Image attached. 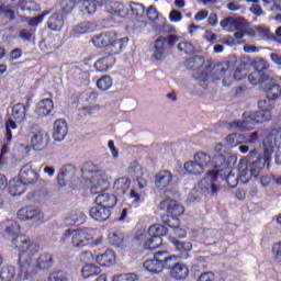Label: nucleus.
Listing matches in <instances>:
<instances>
[{
  "mask_svg": "<svg viewBox=\"0 0 281 281\" xmlns=\"http://www.w3.org/2000/svg\"><path fill=\"white\" fill-rule=\"evenodd\" d=\"M169 21L171 23H180V21H183V14L178 10H171L169 13Z\"/></svg>",
  "mask_w": 281,
  "mask_h": 281,
  "instance_id": "bf43d9fd",
  "label": "nucleus"
},
{
  "mask_svg": "<svg viewBox=\"0 0 281 281\" xmlns=\"http://www.w3.org/2000/svg\"><path fill=\"white\" fill-rule=\"evenodd\" d=\"M109 243L114 247H120L124 243V233L120 231H111L109 234Z\"/></svg>",
  "mask_w": 281,
  "mask_h": 281,
  "instance_id": "c03bdc74",
  "label": "nucleus"
},
{
  "mask_svg": "<svg viewBox=\"0 0 281 281\" xmlns=\"http://www.w3.org/2000/svg\"><path fill=\"white\" fill-rule=\"evenodd\" d=\"M164 223H166V225L170 227L172 232H175V229H177L178 227H181V223L179 222L177 216L164 217Z\"/></svg>",
  "mask_w": 281,
  "mask_h": 281,
  "instance_id": "864d4df0",
  "label": "nucleus"
},
{
  "mask_svg": "<svg viewBox=\"0 0 281 281\" xmlns=\"http://www.w3.org/2000/svg\"><path fill=\"white\" fill-rule=\"evenodd\" d=\"M170 271V276L173 280H186L188 278V267L183 263L172 261V266L167 268Z\"/></svg>",
  "mask_w": 281,
  "mask_h": 281,
  "instance_id": "aec40b11",
  "label": "nucleus"
},
{
  "mask_svg": "<svg viewBox=\"0 0 281 281\" xmlns=\"http://www.w3.org/2000/svg\"><path fill=\"white\" fill-rule=\"evenodd\" d=\"M268 100H278L281 95V87L280 85L273 83L272 81L269 83L267 90Z\"/></svg>",
  "mask_w": 281,
  "mask_h": 281,
  "instance_id": "a19ab883",
  "label": "nucleus"
},
{
  "mask_svg": "<svg viewBox=\"0 0 281 281\" xmlns=\"http://www.w3.org/2000/svg\"><path fill=\"white\" fill-rule=\"evenodd\" d=\"M205 194L199 187H195L190 193H189V201H192L193 203L196 201H201V198Z\"/></svg>",
  "mask_w": 281,
  "mask_h": 281,
  "instance_id": "4d7b16f0",
  "label": "nucleus"
},
{
  "mask_svg": "<svg viewBox=\"0 0 281 281\" xmlns=\"http://www.w3.org/2000/svg\"><path fill=\"white\" fill-rule=\"evenodd\" d=\"M243 121H233L228 123V128L231 131H240L245 133V131H254L255 124H265V122H269L271 120V112H245L243 114Z\"/></svg>",
  "mask_w": 281,
  "mask_h": 281,
  "instance_id": "20e7f679",
  "label": "nucleus"
},
{
  "mask_svg": "<svg viewBox=\"0 0 281 281\" xmlns=\"http://www.w3.org/2000/svg\"><path fill=\"white\" fill-rule=\"evenodd\" d=\"M211 168L216 169L215 171H213L214 175H218V172H221L220 177H223V172L227 171V168H229V164H227V160L225 159V156H223V154H217L211 159Z\"/></svg>",
  "mask_w": 281,
  "mask_h": 281,
  "instance_id": "412c9836",
  "label": "nucleus"
},
{
  "mask_svg": "<svg viewBox=\"0 0 281 281\" xmlns=\"http://www.w3.org/2000/svg\"><path fill=\"white\" fill-rule=\"evenodd\" d=\"M177 43H179V37L176 34H171L167 37L159 36L154 42L153 58L155 60H161V58L166 56L168 49H172Z\"/></svg>",
  "mask_w": 281,
  "mask_h": 281,
  "instance_id": "6e6552de",
  "label": "nucleus"
},
{
  "mask_svg": "<svg viewBox=\"0 0 281 281\" xmlns=\"http://www.w3.org/2000/svg\"><path fill=\"white\" fill-rule=\"evenodd\" d=\"M45 16H47V13H42L35 18H29L30 27H38V23H43V19H45Z\"/></svg>",
  "mask_w": 281,
  "mask_h": 281,
  "instance_id": "680f3d73",
  "label": "nucleus"
},
{
  "mask_svg": "<svg viewBox=\"0 0 281 281\" xmlns=\"http://www.w3.org/2000/svg\"><path fill=\"white\" fill-rule=\"evenodd\" d=\"M13 245H15L20 256L24 254L26 256H36V252L41 249L38 244L25 236H18L13 239Z\"/></svg>",
  "mask_w": 281,
  "mask_h": 281,
  "instance_id": "9d476101",
  "label": "nucleus"
},
{
  "mask_svg": "<svg viewBox=\"0 0 281 281\" xmlns=\"http://www.w3.org/2000/svg\"><path fill=\"white\" fill-rule=\"evenodd\" d=\"M248 80L250 85H258L260 80H262V74H260V71L255 70L248 76Z\"/></svg>",
  "mask_w": 281,
  "mask_h": 281,
  "instance_id": "0e129e2a",
  "label": "nucleus"
},
{
  "mask_svg": "<svg viewBox=\"0 0 281 281\" xmlns=\"http://www.w3.org/2000/svg\"><path fill=\"white\" fill-rule=\"evenodd\" d=\"M175 183V175L170 170H160L155 176V187L157 190H166Z\"/></svg>",
  "mask_w": 281,
  "mask_h": 281,
  "instance_id": "2eb2a0df",
  "label": "nucleus"
},
{
  "mask_svg": "<svg viewBox=\"0 0 281 281\" xmlns=\"http://www.w3.org/2000/svg\"><path fill=\"white\" fill-rule=\"evenodd\" d=\"M220 25L226 32H234L235 25H236V19L235 18H226L221 21Z\"/></svg>",
  "mask_w": 281,
  "mask_h": 281,
  "instance_id": "3c124183",
  "label": "nucleus"
},
{
  "mask_svg": "<svg viewBox=\"0 0 281 281\" xmlns=\"http://www.w3.org/2000/svg\"><path fill=\"white\" fill-rule=\"evenodd\" d=\"M228 71L231 74L229 76H227V74L221 75V72H217V76H215V80H221V78H223L224 87H229L234 80H243L247 76V69L243 65L237 67L234 71V75L232 76V70H229L228 64Z\"/></svg>",
  "mask_w": 281,
  "mask_h": 281,
  "instance_id": "4468645a",
  "label": "nucleus"
},
{
  "mask_svg": "<svg viewBox=\"0 0 281 281\" xmlns=\"http://www.w3.org/2000/svg\"><path fill=\"white\" fill-rule=\"evenodd\" d=\"M87 218L82 211H72L69 216L66 217L67 225H82V222Z\"/></svg>",
  "mask_w": 281,
  "mask_h": 281,
  "instance_id": "f704fd0d",
  "label": "nucleus"
},
{
  "mask_svg": "<svg viewBox=\"0 0 281 281\" xmlns=\"http://www.w3.org/2000/svg\"><path fill=\"white\" fill-rule=\"evenodd\" d=\"M81 172L86 179H90L91 194H98L94 200L95 204L113 210L117 205V198L113 193L106 192L111 183V176L104 170H98L92 162H86Z\"/></svg>",
  "mask_w": 281,
  "mask_h": 281,
  "instance_id": "f257e3e1",
  "label": "nucleus"
},
{
  "mask_svg": "<svg viewBox=\"0 0 281 281\" xmlns=\"http://www.w3.org/2000/svg\"><path fill=\"white\" fill-rule=\"evenodd\" d=\"M255 71H259V74H262L266 69H269V64L265 59H257L255 61Z\"/></svg>",
  "mask_w": 281,
  "mask_h": 281,
  "instance_id": "052dcab7",
  "label": "nucleus"
},
{
  "mask_svg": "<svg viewBox=\"0 0 281 281\" xmlns=\"http://www.w3.org/2000/svg\"><path fill=\"white\" fill-rule=\"evenodd\" d=\"M101 273L102 269L93 263H88L81 269V276L83 280H89V278H95V276H100Z\"/></svg>",
  "mask_w": 281,
  "mask_h": 281,
  "instance_id": "7c9ffc66",
  "label": "nucleus"
},
{
  "mask_svg": "<svg viewBox=\"0 0 281 281\" xmlns=\"http://www.w3.org/2000/svg\"><path fill=\"white\" fill-rule=\"evenodd\" d=\"M94 47H108L113 54H121L124 45L128 44V37L119 38L113 31L101 33L92 38Z\"/></svg>",
  "mask_w": 281,
  "mask_h": 281,
  "instance_id": "39448f33",
  "label": "nucleus"
},
{
  "mask_svg": "<svg viewBox=\"0 0 281 281\" xmlns=\"http://www.w3.org/2000/svg\"><path fill=\"white\" fill-rule=\"evenodd\" d=\"M221 179L228 186V188H236L238 186V177L234 175L231 168H226V171L222 172Z\"/></svg>",
  "mask_w": 281,
  "mask_h": 281,
  "instance_id": "72a5a7b5",
  "label": "nucleus"
},
{
  "mask_svg": "<svg viewBox=\"0 0 281 281\" xmlns=\"http://www.w3.org/2000/svg\"><path fill=\"white\" fill-rule=\"evenodd\" d=\"M215 278L214 272H204L200 274L198 281H214Z\"/></svg>",
  "mask_w": 281,
  "mask_h": 281,
  "instance_id": "774afa93",
  "label": "nucleus"
},
{
  "mask_svg": "<svg viewBox=\"0 0 281 281\" xmlns=\"http://www.w3.org/2000/svg\"><path fill=\"white\" fill-rule=\"evenodd\" d=\"M193 159H195V164L201 166L204 172L205 168H212V157L205 153L195 154Z\"/></svg>",
  "mask_w": 281,
  "mask_h": 281,
  "instance_id": "473e14b6",
  "label": "nucleus"
},
{
  "mask_svg": "<svg viewBox=\"0 0 281 281\" xmlns=\"http://www.w3.org/2000/svg\"><path fill=\"white\" fill-rule=\"evenodd\" d=\"M131 12L133 16H137V19H142L144 16V13L146 12V8H144L143 4L132 2L130 4Z\"/></svg>",
  "mask_w": 281,
  "mask_h": 281,
  "instance_id": "8fccbe9b",
  "label": "nucleus"
},
{
  "mask_svg": "<svg viewBox=\"0 0 281 281\" xmlns=\"http://www.w3.org/2000/svg\"><path fill=\"white\" fill-rule=\"evenodd\" d=\"M1 146V140H0ZM8 159H10V145L8 143H4L0 149V168L2 166H5L8 164Z\"/></svg>",
  "mask_w": 281,
  "mask_h": 281,
  "instance_id": "de8ad7c7",
  "label": "nucleus"
},
{
  "mask_svg": "<svg viewBox=\"0 0 281 281\" xmlns=\"http://www.w3.org/2000/svg\"><path fill=\"white\" fill-rule=\"evenodd\" d=\"M171 243L176 248V251L179 252V255H176L178 260H186L187 258H189L188 252L192 251V244H190L189 241H179L175 238H171Z\"/></svg>",
  "mask_w": 281,
  "mask_h": 281,
  "instance_id": "5701e85b",
  "label": "nucleus"
},
{
  "mask_svg": "<svg viewBox=\"0 0 281 281\" xmlns=\"http://www.w3.org/2000/svg\"><path fill=\"white\" fill-rule=\"evenodd\" d=\"M54 111V101L52 99H43L37 104L36 113L40 115V117H45L49 115Z\"/></svg>",
  "mask_w": 281,
  "mask_h": 281,
  "instance_id": "c756f323",
  "label": "nucleus"
},
{
  "mask_svg": "<svg viewBox=\"0 0 281 281\" xmlns=\"http://www.w3.org/2000/svg\"><path fill=\"white\" fill-rule=\"evenodd\" d=\"M19 38L24 41V43H31L32 42V33L25 30L19 31Z\"/></svg>",
  "mask_w": 281,
  "mask_h": 281,
  "instance_id": "338daca9",
  "label": "nucleus"
},
{
  "mask_svg": "<svg viewBox=\"0 0 281 281\" xmlns=\"http://www.w3.org/2000/svg\"><path fill=\"white\" fill-rule=\"evenodd\" d=\"M95 260L101 267H113V265H115V252L108 249L104 254L98 255Z\"/></svg>",
  "mask_w": 281,
  "mask_h": 281,
  "instance_id": "bb28decb",
  "label": "nucleus"
},
{
  "mask_svg": "<svg viewBox=\"0 0 281 281\" xmlns=\"http://www.w3.org/2000/svg\"><path fill=\"white\" fill-rule=\"evenodd\" d=\"M49 281H69V274L63 271L53 272L49 276Z\"/></svg>",
  "mask_w": 281,
  "mask_h": 281,
  "instance_id": "6e6d98bb",
  "label": "nucleus"
},
{
  "mask_svg": "<svg viewBox=\"0 0 281 281\" xmlns=\"http://www.w3.org/2000/svg\"><path fill=\"white\" fill-rule=\"evenodd\" d=\"M115 54H110L108 56L101 57L94 64V69L97 71H109V69H113L115 65Z\"/></svg>",
  "mask_w": 281,
  "mask_h": 281,
  "instance_id": "b1692460",
  "label": "nucleus"
},
{
  "mask_svg": "<svg viewBox=\"0 0 281 281\" xmlns=\"http://www.w3.org/2000/svg\"><path fill=\"white\" fill-rule=\"evenodd\" d=\"M221 177V171L214 173V171H210L205 178H203L198 187L205 194H216L218 192V186L216 181Z\"/></svg>",
  "mask_w": 281,
  "mask_h": 281,
  "instance_id": "f8f14e48",
  "label": "nucleus"
},
{
  "mask_svg": "<svg viewBox=\"0 0 281 281\" xmlns=\"http://www.w3.org/2000/svg\"><path fill=\"white\" fill-rule=\"evenodd\" d=\"M267 5L271 4L270 12L276 14L274 20L281 23V0H261Z\"/></svg>",
  "mask_w": 281,
  "mask_h": 281,
  "instance_id": "58836bf2",
  "label": "nucleus"
},
{
  "mask_svg": "<svg viewBox=\"0 0 281 281\" xmlns=\"http://www.w3.org/2000/svg\"><path fill=\"white\" fill-rule=\"evenodd\" d=\"M148 234L155 238H161L168 234V228L161 224H154L148 228Z\"/></svg>",
  "mask_w": 281,
  "mask_h": 281,
  "instance_id": "ea45409f",
  "label": "nucleus"
},
{
  "mask_svg": "<svg viewBox=\"0 0 281 281\" xmlns=\"http://www.w3.org/2000/svg\"><path fill=\"white\" fill-rule=\"evenodd\" d=\"M251 177V169H247V167L244 169L240 168L239 180L241 181V183H249Z\"/></svg>",
  "mask_w": 281,
  "mask_h": 281,
  "instance_id": "13d9d810",
  "label": "nucleus"
},
{
  "mask_svg": "<svg viewBox=\"0 0 281 281\" xmlns=\"http://www.w3.org/2000/svg\"><path fill=\"white\" fill-rule=\"evenodd\" d=\"M161 243H164V239L160 237L150 236L149 239L145 241V249H157L158 247H161Z\"/></svg>",
  "mask_w": 281,
  "mask_h": 281,
  "instance_id": "09e8293b",
  "label": "nucleus"
},
{
  "mask_svg": "<svg viewBox=\"0 0 281 281\" xmlns=\"http://www.w3.org/2000/svg\"><path fill=\"white\" fill-rule=\"evenodd\" d=\"M184 170L189 175H203V168L196 162V160L193 158L191 161H187L184 164Z\"/></svg>",
  "mask_w": 281,
  "mask_h": 281,
  "instance_id": "37998d69",
  "label": "nucleus"
},
{
  "mask_svg": "<svg viewBox=\"0 0 281 281\" xmlns=\"http://www.w3.org/2000/svg\"><path fill=\"white\" fill-rule=\"evenodd\" d=\"M30 108V105H24L23 103H16L12 106V114L5 123V142L10 143L12 142V131L16 130V122L18 124H21L22 122H25V117L27 116L26 111Z\"/></svg>",
  "mask_w": 281,
  "mask_h": 281,
  "instance_id": "0eeeda50",
  "label": "nucleus"
},
{
  "mask_svg": "<svg viewBox=\"0 0 281 281\" xmlns=\"http://www.w3.org/2000/svg\"><path fill=\"white\" fill-rule=\"evenodd\" d=\"M143 267L146 269V271H149V273H161V271H164L162 266L155 259L146 260L143 263Z\"/></svg>",
  "mask_w": 281,
  "mask_h": 281,
  "instance_id": "79ce46f5",
  "label": "nucleus"
},
{
  "mask_svg": "<svg viewBox=\"0 0 281 281\" xmlns=\"http://www.w3.org/2000/svg\"><path fill=\"white\" fill-rule=\"evenodd\" d=\"M4 16H7V19H9V21H14V19H16V15L14 14V10H12L11 7H1V13Z\"/></svg>",
  "mask_w": 281,
  "mask_h": 281,
  "instance_id": "e2e57ef3",
  "label": "nucleus"
},
{
  "mask_svg": "<svg viewBox=\"0 0 281 281\" xmlns=\"http://www.w3.org/2000/svg\"><path fill=\"white\" fill-rule=\"evenodd\" d=\"M235 30L237 32L234 33V37L237 38V41L245 38V32L249 30V22L243 18L235 19Z\"/></svg>",
  "mask_w": 281,
  "mask_h": 281,
  "instance_id": "c85d7f7f",
  "label": "nucleus"
},
{
  "mask_svg": "<svg viewBox=\"0 0 281 281\" xmlns=\"http://www.w3.org/2000/svg\"><path fill=\"white\" fill-rule=\"evenodd\" d=\"M147 18L149 21H157L159 19V13L157 12V8L149 7L147 9Z\"/></svg>",
  "mask_w": 281,
  "mask_h": 281,
  "instance_id": "69168bd1",
  "label": "nucleus"
},
{
  "mask_svg": "<svg viewBox=\"0 0 281 281\" xmlns=\"http://www.w3.org/2000/svg\"><path fill=\"white\" fill-rule=\"evenodd\" d=\"M114 192L122 196L128 192V188H131V179L126 177L119 178L114 181Z\"/></svg>",
  "mask_w": 281,
  "mask_h": 281,
  "instance_id": "cd10ccee",
  "label": "nucleus"
},
{
  "mask_svg": "<svg viewBox=\"0 0 281 281\" xmlns=\"http://www.w3.org/2000/svg\"><path fill=\"white\" fill-rule=\"evenodd\" d=\"M93 32V24L91 22H81L74 26L72 33L75 36H80L82 34H89Z\"/></svg>",
  "mask_w": 281,
  "mask_h": 281,
  "instance_id": "4c0bfd02",
  "label": "nucleus"
},
{
  "mask_svg": "<svg viewBox=\"0 0 281 281\" xmlns=\"http://www.w3.org/2000/svg\"><path fill=\"white\" fill-rule=\"evenodd\" d=\"M67 133H69L67 122L64 119L56 120L53 126V137L55 142H63V139L67 137Z\"/></svg>",
  "mask_w": 281,
  "mask_h": 281,
  "instance_id": "f3484780",
  "label": "nucleus"
},
{
  "mask_svg": "<svg viewBox=\"0 0 281 281\" xmlns=\"http://www.w3.org/2000/svg\"><path fill=\"white\" fill-rule=\"evenodd\" d=\"M276 148H281V126L271 132L265 139H263V159L265 161H269L271 159V155ZM274 162L277 166H281V153L276 154Z\"/></svg>",
  "mask_w": 281,
  "mask_h": 281,
  "instance_id": "423d86ee",
  "label": "nucleus"
},
{
  "mask_svg": "<svg viewBox=\"0 0 281 281\" xmlns=\"http://www.w3.org/2000/svg\"><path fill=\"white\" fill-rule=\"evenodd\" d=\"M49 142V135L45 131H38L33 135L31 139L32 147L34 150H45L47 148V144Z\"/></svg>",
  "mask_w": 281,
  "mask_h": 281,
  "instance_id": "6ab92c4d",
  "label": "nucleus"
},
{
  "mask_svg": "<svg viewBox=\"0 0 281 281\" xmlns=\"http://www.w3.org/2000/svg\"><path fill=\"white\" fill-rule=\"evenodd\" d=\"M18 217L20 221H32L35 225H41L43 224V221H45V214H43L36 206H24L20 209Z\"/></svg>",
  "mask_w": 281,
  "mask_h": 281,
  "instance_id": "9b49d317",
  "label": "nucleus"
},
{
  "mask_svg": "<svg viewBox=\"0 0 281 281\" xmlns=\"http://www.w3.org/2000/svg\"><path fill=\"white\" fill-rule=\"evenodd\" d=\"M89 214L93 221L104 222L111 218V209H106V206L97 204L90 209Z\"/></svg>",
  "mask_w": 281,
  "mask_h": 281,
  "instance_id": "a211bd4d",
  "label": "nucleus"
},
{
  "mask_svg": "<svg viewBox=\"0 0 281 281\" xmlns=\"http://www.w3.org/2000/svg\"><path fill=\"white\" fill-rule=\"evenodd\" d=\"M102 244V237L93 238V231L89 228L66 229L61 236L60 245L80 251L85 247H95Z\"/></svg>",
  "mask_w": 281,
  "mask_h": 281,
  "instance_id": "7ed1b4c3",
  "label": "nucleus"
},
{
  "mask_svg": "<svg viewBox=\"0 0 281 281\" xmlns=\"http://www.w3.org/2000/svg\"><path fill=\"white\" fill-rule=\"evenodd\" d=\"M259 111H262L265 113H271V110L273 109V103H271V99H262L258 102Z\"/></svg>",
  "mask_w": 281,
  "mask_h": 281,
  "instance_id": "603ef678",
  "label": "nucleus"
},
{
  "mask_svg": "<svg viewBox=\"0 0 281 281\" xmlns=\"http://www.w3.org/2000/svg\"><path fill=\"white\" fill-rule=\"evenodd\" d=\"M47 25L52 32H60L65 27V19L60 13H54L48 18Z\"/></svg>",
  "mask_w": 281,
  "mask_h": 281,
  "instance_id": "a878e982",
  "label": "nucleus"
},
{
  "mask_svg": "<svg viewBox=\"0 0 281 281\" xmlns=\"http://www.w3.org/2000/svg\"><path fill=\"white\" fill-rule=\"evenodd\" d=\"M97 87L100 91H109L110 87H113V79L111 76H103L97 81Z\"/></svg>",
  "mask_w": 281,
  "mask_h": 281,
  "instance_id": "49530a36",
  "label": "nucleus"
},
{
  "mask_svg": "<svg viewBox=\"0 0 281 281\" xmlns=\"http://www.w3.org/2000/svg\"><path fill=\"white\" fill-rule=\"evenodd\" d=\"M25 182L20 178H13L9 182V193L11 196H21L25 192Z\"/></svg>",
  "mask_w": 281,
  "mask_h": 281,
  "instance_id": "393cba45",
  "label": "nucleus"
},
{
  "mask_svg": "<svg viewBox=\"0 0 281 281\" xmlns=\"http://www.w3.org/2000/svg\"><path fill=\"white\" fill-rule=\"evenodd\" d=\"M25 278H27V272L23 270V267H20L18 272L13 266H4L0 270L1 281L25 280Z\"/></svg>",
  "mask_w": 281,
  "mask_h": 281,
  "instance_id": "ddd939ff",
  "label": "nucleus"
},
{
  "mask_svg": "<svg viewBox=\"0 0 281 281\" xmlns=\"http://www.w3.org/2000/svg\"><path fill=\"white\" fill-rule=\"evenodd\" d=\"M160 210H164L170 216H181V214L184 212L183 205L170 199H166L160 202Z\"/></svg>",
  "mask_w": 281,
  "mask_h": 281,
  "instance_id": "dca6fc26",
  "label": "nucleus"
},
{
  "mask_svg": "<svg viewBox=\"0 0 281 281\" xmlns=\"http://www.w3.org/2000/svg\"><path fill=\"white\" fill-rule=\"evenodd\" d=\"M154 259L159 262L164 269H170L172 262H177L179 257H177V255L170 256L168 251H158L154 255Z\"/></svg>",
  "mask_w": 281,
  "mask_h": 281,
  "instance_id": "4be33fe9",
  "label": "nucleus"
},
{
  "mask_svg": "<svg viewBox=\"0 0 281 281\" xmlns=\"http://www.w3.org/2000/svg\"><path fill=\"white\" fill-rule=\"evenodd\" d=\"M178 52L181 54H186L187 56H192V54H196L198 49L196 46L192 44V42L189 41H182L177 45Z\"/></svg>",
  "mask_w": 281,
  "mask_h": 281,
  "instance_id": "e433bc0d",
  "label": "nucleus"
},
{
  "mask_svg": "<svg viewBox=\"0 0 281 281\" xmlns=\"http://www.w3.org/2000/svg\"><path fill=\"white\" fill-rule=\"evenodd\" d=\"M20 179L26 186H35L36 188H45L47 186V181L38 176V172L32 168V164H26L22 167Z\"/></svg>",
  "mask_w": 281,
  "mask_h": 281,
  "instance_id": "1a4fd4ad",
  "label": "nucleus"
},
{
  "mask_svg": "<svg viewBox=\"0 0 281 281\" xmlns=\"http://www.w3.org/2000/svg\"><path fill=\"white\" fill-rule=\"evenodd\" d=\"M138 277L135 273H124L112 278V281H137Z\"/></svg>",
  "mask_w": 281,
  "mask_h": 281,
  "instance_id": "5fc2aeb1",
  "label": "nucleus"
},
{
  "mask_svg": "<svg viewBox=\"0 0 281 281\" xmlns=\"http://www.w3.org/2000/svg\"><path fill=\"white\" fill-rule=\"evenodd\" d=\"M5 234L9 236H16L21 232V226L14 221H8L4 223Z\"/></svg>",
  "mask_w": 281,
  "mask_h": 281,
  "instance_id": "a18cd8bd",
  "label": "nucleus"
},
{
  "mask_svg": "<svg viewBox=\"0 0 281 281\" xmlns=\"http://www.w3.org/2000/svg\"><path fill=\"white\" fill-rule=\"evenodd\" d=\"M188 67L193 71V77L198 80L202 89H207V82L216 80L217 74L223 76L226 74L231 76L229 72V61H224L218 65L206 64L203 56H193L188 60Z\"/></svg>",
  "mask_w": 281,
  "mask_h": 281,
  "instance_id": "f03ea898",
  "label": "nucleus"
},
{
  "mask_svg": "<svg viewBox=\"0 0 281 281\" xmlns=\"http://www.w3.org/2000/svg\"><path fill=\"white\" fill-rule=\"evenodd\" d=\"M38 269L47 270L54 267V256L49 252H43L37 258Z\"/></svg>",
  "mask_w": 281,
  "mask_h": 281,
  "instance_id": "2f4dec72",
  "label": "nucleus"
},
{
  "mask_svg": "<svg viewBox=\"0 0 281 281\" xmlns=\"http://www.w3.org/2000/svg\"><path fill=\"white\" fill-rule=\"evenodd\" d=\"M82 2L81 12L95 14V10L101 5L100 0H80Z\"/></svg>",
  "mask_w": 281,
  "mask_h": 281,
  "instance_id": "c9c22d12",
  "label": "nucleus"
}]
</instances>
